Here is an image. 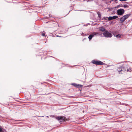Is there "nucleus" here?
Returning a JSON list of instances; mask_svg holds the SVG:
<instances>
[{
  "instance_id": "423d86ee",
  "label": "nucleus",
  "mask_w": 132,
  "mask_h": 132,
  "mask_svg": "<svg viewBox=\"0 0 132 132\" xmlns=\"http://www.w3.org/2000/svg\"><path fill=\"white\" fill-rule=\"evenodd\" d=\"M92 63L94 64L97 65H102L104 64L103 62L100 61H95V60H93L92 61Z\"/></svg>"
},
{
  "instance_id": "9d476101",
  "label": "nucleus",
  "mask_w": 132,
  "mask_h": 132,
  "mask_svg": "<svg viewBox=\"0 0 132 132\" xmlns=\"http://www.w3.org/2000/svg\"><path fill=\"white\" fill-rule=\"evenodd\" d=\"M99 30L102 32H104L105 31V29L103 27H102L99 28Z\"/></svg>"
},
{
  "instance_id": "6e6552de",
  "label": "nucleus",
  "mask_w": 132,
  "mask_h": 132,
  "mask_svg": "<svg viewBox=\"0 0 132 132\" xmlns=\"http://www.w3.org/2000/svg\"><path fill=\"white\" fill-rule=\"evenodd\" d=\"M118 17L117 16H109V17L108 19L109 20H112L113 19H115L118 18Z\"/></svg>"
},
{
  "instance_id": "aec40b11",
  "label": "nucleus",
  "mask_w": 132,
  "mask_h": 132,
  "mask_svg": "<svg viewBox=\"0 0 132 132\" xmlns=\"http://www.w3.org/2000/svg\"><path fill=\"white\" fill-rule=\"evenodd\" d=\"M47 117H48V116H47Z\"/></svg>"
},
{
  "instance_id": "0eeeda50",
  "label": "nucleus",
  "mask_w": 132,
  "mask_h": 132,
  "mask_svg": "<svg viewBox=\"0 0 132 132\" xmlns=\"http://www.w3.org/2000/svg\"><path fill=\"white\" fill-rule=\"evenodd\" d=\"M127 66V65H126L123 67H122V71H125L127 70V71H129L130 72H131V69L130 68H128Z\"/></svg>"
},
{
  "instance_id": "6ab92c4d",
  "label": "nucleus",
  "mask_w": 132,
  "mask_h": 132,
  "mask_svg": "<svg viewBox=\"0 0 132 132\" xmlns=\"http://www.w3.org/2000/svg\"><path fill=\"white\" fill-rule=\"evenodd\" d=\"M87 2H88L89 1H88V0H87Z\"/></svg>"
},
{
  "instance_id": "412c9836",
  "label": "nucleus",
  "mask_w": 132,
  "mask_h": 132,
  "mask_svg": "<svg viewBox=\"0 0 132 132\" xmlns=\"http://www.w3.org/2000/svg\"><path fill=\"white\" fill-rule=\"evenodd\" d=\"M84 112V111H83V112Z\"/></svg>"
},
{
  "instance_id": "5701e85b",
  "label": "nucleus",
  "mask_w": 132,
  "mask_h": 132,
  "mask_svg": "<svg viewBox=\"0 0 132 132\" xmlns=\"http://www.w3.org/2000/svg\"><path fill=\"white\" fill-rule=\"evenodd\" d=\"M41 117H44V116H42Z\"/></svg>"
},
{
  "instance_id": "7ed1b4c3",
  "label": "nucleus",
  "mask_w": 132,
  "mask_h": 132,
  "mask_svg": "<svg viewBox=\"0 0 132 132\" xmlns=\"http://www.w3.org/2000/svg\"><path fill=\"white\" fill-rule=\"evenodd\" d=\"M101 35V34H100L98 32H93L91 35L89 36L88 38L89 40L90 41L92 39L93 37L94 36H96L98 35Z\"/></svg>"
},
{
  "instance_id": "4468645a",
  "label": "nucleus",
  "mask_w": 132,
  "mask_h": 132,
  "mask_svg": "<svg viewBox=\"0 0 132 132\" xmlns=\"http://www.w3.org/2000/svg\"><path fill=\"white\" fill-rule=\"evenodd\" d=\"M97 14L98 15V16L99 18H100L101 16V15L100 13L99 12H97Z\"/></svg>"
},
{
  "instance_id": "9b49d317",
  "label": "nucleus",
  "mask_w": 132,
  "mask_h": 132,
  "mask_svg": "<svg viewBox=\"0 0 132 132\" xmlns=\"http://www.w3.org/2000/svg\"><path fill=\"white\" fill-rule=\"evenodd\" d=\"M117 70L119 72L122 71V67H118L117 69Z\"/></svg>"
},
{
  "instance_id": "f3484780",
  "label": "nucleus",
  "mask_w": 132,
  "mask_h": 132,
  "mask_svg": "<svg viewBox=\"0 0 132 132\" xmlns=\"http://www.w3.org/2000/svg\"><path fill=\"white\" fill-rule=\"evenodd\" d=\"M42 35V36H44L45 35V34L44 33H43Z\"/></svg>"
},
{
  "instance_id": "f8f14e48",
  "label": "nucleus",
  "mask_w": 132,
  "mask_h": 132,
  "mask_svg": "<svg viewBox=\"0 0 132 132\" xmlns=\"http://www.w3.org/2000/svg\"><path fill=\"white\" fill-rule=\"evenodd\" d=\"M116 37L117 38H120L121 37V36L120 34H118L116 36Z\"/></svg>"
},
{
  "instance_id": "1a4fd4ad",
  "label": "nucleus",
  "mask_w": 132,
  "mask_h": 132,
  "mask_svg": "<svg viewBox=\"0 0 132 132\" xmlns=\"http://www.w3.org/2000/svg\"><path fill=\"white\" fill-rule=\"evenodd\" d=\"M71 85H73V86H75L76 87H77V88L80 87H81L82 86V85H80L79 84H76L75 83H72L71 84Z\"/></svg>"
},
{
  "instance_id": "2eb2a0df",
  "label": "nucleus",
  "mask_w": 132,
  "mask_h": 132,
  "mask_svg": "<svg viewBox=\"0 0 132 132\" xmlns=\"http://www.w3.org/2000/svg\"><path fill=\"white\" fill-rule=\"evenodd\" d=\"M108 18L107 17H104L102 19L107 20Z\"/></svg>"
},
{
  "instance_id": "20e7f679",
  "label": "nucleus",
  "mask_w": 132,
  "mask_h": 132,
  "mask_svg": "<svg viewBox=\"0 0 132 132\" xmlns=\"http://www.w3.org/2000/svg\"><path fill=\"white\" fill-rule=\"evenodd\" d=\"M56 119L59 121H60V122H63L65 120H67V119L64 117L63 116H59L56 117Z\"/></svg>"
},
{
  "instance_id": "39448f33",
  "label": "nucleus",
  "mask_w": 132,
  "mask_h": 132,
  "mask_svg": "<svg viewBox=\"0 0 132 132\" xmlns=\"http://www.w3.org/2000/svg\"><path fill=\"white\" fill-rule=\"evenodd\" d=\"M124 10L122 9H120L117 10V15H122L125 12Z\"/></svg>"
},
{
  "instance_id": "f257e3e1",
  "label": "nucleus",
  "mask_w": 132,
  "mask_h": 132,
  "mask_svg": "<svg viewBox=\"0 0 132 132\" xmlns=\"http://www.w3.org/2000/svg\"><path fill=\"white\" fill-rule=\"evenodd\" d=\"M103 34L104 37L107 38H111L112 36V34L108 31H106L103 33Z\"/></svg>"
},
{
  "instance_id": "dca6fc26",
  "label": "nucleus",
  "mask_w": 132,
  "mask_h": 132,
  "mask_svg": "<svg viewBox=\"0 0 132 132\" xmlns=\"http://www.w3.org/2000/svg\"><path fill=\"white\" fill-rule=\"evenodd\" d=\"M122 6V4H121V5L120 4V5L117 6V7H122V6Z\"/></svg>"
},
{
  "instance_id": "f03ea898",
  "label": "nucleus",
  "mask_w": 132,
  "mask_h": 132,
  "mask_svg": "<svg viewBox=\"0 0 132 132\" xmlns=\"http://www.w3.org/2000/svg\"><path fill=\"white\" fill-rule=\"evenodd\" d=\"M130 15V14H128L121 17L120 19V20L121 22L122 23L124 22L129 17Z\"/></svg>"
},
{
  "instance_id": "4be33fe9",
  "label": "nucleus",
  "mask_w": 132,
  "mask_h": 132,
  "mask_svg": "<svg viewBox=\"0 0 132 132\" xmlns=\"http://www.w3.org/2000/svg\"><path fill=\"white\" fill-rule=\"evenodd\" d=\"M57 36V37L58 36H57H57Z\"/></svg>"
},
{
  "instance_id": "ddd939ff",
  "label": "nucleus",
  "mask_w": 132,
  "mask_h": 132,
  "mask_svg": "<svg viewBox=\"0 0 132 132\" xmlns=\"http://www.w3.org/2000/svg\"><path fill=\"white\" fill-rule=\"evenodd\" d=\"M122 7H123L125 8H126V7L128 8V5H124L122 6Z\"/></svg>"
},
{
  "instance_id": "a211bd4d",
  "label": "nucleus",
  "mask_w": 132,
  "mask_h": 132,
  "mask_svg": "<svg viewBox=\"0 0 132 132\" xmlns=\"http://www.w3.org/2000/svg\"><path fill=\"white\" fill-rule=\"evenodd\" d=\"M2 130V129L1 128H0V132H1Z\"/></svg>"
}]
</instances>
